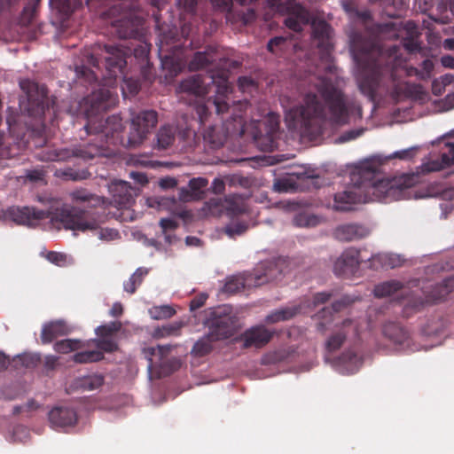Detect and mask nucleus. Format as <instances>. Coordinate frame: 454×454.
Returning a JSON list of instances; mask_svg holds the SVG:
<instances>
[{"label": "nucleus", "instance_id": "26", "mask_svg": "<svg viewBox=\"0 0 454 454\" xmlns=\"http://www.w3.org/2000/svg\"><path fill=\"white\" fill-rule=\"evenodd\" d=\"M12 215L17 223L33 226L36 224L37 221L47 218L48 212L35 207H23L14 209Z\"/></svg>", "mask_w": 454, "mask_h": 454}, {"label": "nucleus", "instance_id": "46", "mask_svg": "<svg viewBox=\"0 0 454 454\" xmlns=\"http://www.w3.org/2000/svg\"><path fill=\"white\" fill-rule=\"evenodd\" d=\"M350 301H351L347 297H344L340 301H336L332 304L331 309L328 308H324L320 312L317 313V317L318 318H325L326 317V314H328L329 319L331 320L332 317H333V312L340 311L342 308L347 306Z\"/></svg>", "mask_w": 454, "mask_h": 454}, {"label": "nucleus", "instance_id": "18", "mask_svg": "<svg viewBox=\"0 0 454 454\" xmlns=\"http://www.w3.org/2000/svg\"><path fill=\"white\" fill-rule=\"evenodd\" d=\"M274 331L266 328L263 325H257L247 329L235 338L236 342H241V348H262L265 347L273 338Z\"/></svg>", "mask_w": 454, "mask_h": 454}, {"label": "nucleus", "instance_id": "37", "mask_svg": "<svg viewBox=\"0 0 454 454\" xmlns=\"http://www.w3.org/2000/svg\"><path fill=\"white\" fill-rule=\"evenodd\" d=\"M86 347V343L78 339H65L55 342L54 350L60 354H68Z\"/></svg>", "mask_w": 454, "mask_h": 454}, {"label": "nucleus", "instance_id": "50", "mask_svg": "<svg viewBox=\"0 0 454 454\" xmlns=\"http://www.w3.org/2000/svg\"><path fill=\"white\" fill-rule=\"evenodd\" d=\"M417 148L410 147L407 149H403L401 151L395 152L391 155H389L388 159H399L403 160H410L416 155Z\"/></svg>", "mask_w": 454, "mask_h": 454}, {"label": "nucleus", "instance_id": "64", "mask_svg": "<svg viewBox=\"0 0 454 454\" xmlns=\"http://www.w3.org/2000/svg\"><path fill=\"white\" fill-rule=\"evenodd\" d=\"M286 43V39L282 36H276L271 38L268 44L267 49L270 52H275L276 49Z\"/></svg>", "mask_w": 454, "mask_h": 454}, {"label": "nucleus", "instance_id": "27", "mask_svg": "<svg viewBox=\"0 0 454 454\" xmlns=\"http://www.w3.org/2000/svg\"><path fill=\"white\" fill-rule=\"evenodd\" d=\"M384 335L394 344L400 346L401 348H409L411 345V336L409 332L400 324L389 322L383 327Z\"/></svg>", "mask_w": 454, "mask_h": 454}, {"label": "nucleus", "instance_id": "9", "mask_svg": "<svg viewBox=\"0 0 454 454\" xmlns=\"http://www.w3.org/2000/svg\"><path fill=\"white\" fill-rule=\"evenodd\" d=\"M247 106V103L242 101L233 102L232 106L229 105V110H224L223 114H218L223 121V127L208 126L203 132L204 140L213 148H219L223 145L228 136L236 133L242 136L245 132L242 112Z\"/></svg>", "mask_w": 454, "mask_h": 454}, {"label": "nucleus", "instance_id": "31", "mask_svg": "<svg viewBox=\"0 0 454 454\" xmlns=\"http://www.w3.org/2000/svg\"><path fill=\"white\" fill-rule=\"evenodd\" d=\"M226 214L231 218H236L247 211L245 198L239 194H231L225 197Z\"/></svg>", "mask_w": 454, "mask_h": 454}, {"label": "nucleus", "instance_id": "21", "mask_svg": "<svg viewBox=\"0 0 454 454\" xmlns=\"http://www.w3.org/2000/svg\"><path fill=\"white\" fill-rule=\"evenodd\" d=\"M359 254V251L355 248L345 250L334 262V273L343 277L355 274L360 264Z\"/></svg>", "mask_w": 454, "mask_h": 454}, {"label": "nucleus", "instance_id": "61", "mask_svg": "<svg viewBox=\"0 0 454 454\" xmlns=\"http://www.w3.org/2000/svg\"><path fill=\"white\" fill-rule=\"evenodd\" d=\"M119 237L118 231L114 229H101L99 231V238L106 240H113Z\"/></svg>", "mask_w": 454, "mask_h": 454}, {"label": "nucleus", "instance_id": "54", "mask_svg": "<svg viewBox=\"0 0 454 454\" xmlns=\"http://www.w3.org/2000/svg\"><path fill=\"white\" fill-rule=\"evenodd\" d=\"M237 16L238 20H240L244 25H247L256 19V12L253 8H249L246 12H239Z\"/></svg>", "mask_w": 454, "mask_h": 454}, {"label": "nucleus", "instance_id": "2", "mask_svg": "<svg viewBox=\"0 0 454 454\" xmlns=\"http://www.w3.org/2000/svg\"><path fill=\"white\" fill-rule=\"evenodd\" d=\"M352 48L358 58L364 54L371 56L372 59L360 68L357 75L361 92L371 100L378 93L396 91L404 76L420 79V69L406 65L399 46L379 48L372 40H364L360 35H355Z\"/></svg>", "mask_w": 454, "mask_h": 454}, {"label": "nucleus", "instance_id": "4", "mask_svg": "<svg viewBox=\"0 0 454 454\" xmlns=\"http://www.w3.org/2000/svg\"><path fill=\"white\" fill-rule=\"evenodd\" d=\"M419 180L418 174L409 173L390 179H380L348 186L344 191L334 194L333 208L336 211H349L357 203L386 199H404L410 196L408 190L415 186Z\"/></svg>", "mask_w": 454, "mask_h": 454}, {"label": "nucleus", "instance_id": "47", "mask_svg": "<svg viewBox=\"0 0 454 454\" xmlns=\"http://www.w3.org/2000/svg\"><path fill=\"white\" fill-rule=\"evenodd\" d=\"M160 226L165 235V239L168 243L172 242V236L168 234V231H174L178 227V223L171 218H161L160 221Z\"/></svg>", "mask_w": 454, "mask_h": 454}, {"label": "nucleus", "instance_id": "60", "mask_svg": "<svg viewBox=\"0 0 454 454\" xmlns=\"http://www.w3.org/2000/svg\"><path fill=\"white\" fill-rule=\"evenodd\" d=\"M363 129H352L346 131L339 137V141L341 143H345L356 139L358 137H360L363 134Z\"/></svg>", "mask_w": 454, "mask_h": 454}, {"label": "nucleus", "instance_id": "56", "mask_svg": "<svg viewBox=\"0 0 454 454\" xmlns=\"http://www.w3.org/2000/svg\"><path fill=\"white\" fill-rule=\"evenodd\" d=\"M448 167L445 163L442 162V159L441 160H432L427 163L423 164L422 170L424 172H434L442 169L443 168Z\"/></svg>", "mask_w": 454, "mask_h": 454}, {"label": "nucleus", "instance_id": "29", "mask_svg": "<svg viewBox=\"0 0 454 454\" xmlns=\"http://www.w3.org/2000/svg\"><path fill=\"white\" fill-rule=\"evenodd\" d=\"M70 332V327L64 320L51 321L42 329L41 341L43 344H48L59 336L67 335Z\"/></svg>", "mask_w": 454, "mask_h": 454}, {"label": "nucleus", "instance_id": "3", "mask_svg": "<svg viewBox=\"0 0 454 454\" xmlns=\"http://www.w3.org/2000/svg\"><path fill=\"white\" fill-rule=\"evenodd\" d=\"M319 96L307 93L303 104L290 108L286 114L288 127L300 129L307 134L320 131L325 121L343 125L348 121V110L343 93L330 81L323 79L317 88Z\"/></svg>", "mask_w": 454, "mask_h": 454}, {"label": "nucleus", "instance_id": "6", "mask_svg": "<svg viewBox=\"0 0 454 454\" xmlns=\"http://www.w3.org/2000/svg\"><path fill=\"white\" fill-rule=\"evenodd\" d=\"M134 56L135 59L142 63L149 64L148 55L149 47L142 42H123L117 45L114 44H98L90 57L89 64L98 67L104 61L106 74L104 77L105 82L108 86H114L116 77L123 74V70L127 65V59Z\"/></svg>", "mask_w": 454, "mask_h": 454}, {"label": "nucleus", "instance_id": "42", "mask_svg": "<svg viewBox=\"0 0 454 454\" xmlns=\"http://www.w3.org/2000/svg\"><path fill=\"white\" fill-rule=\"evenodd\" d=\"M212 3L219 8L222 12H226V20L232 21L233 14V3H237L241 6L246 5L247 0H211Z\"/></svg>", "mask_w": 454, "mask_h": 454}, {"label": "nucleus", "instance_id": "17", "mask_svg": "<svg viewBox=\"0 0 454 454\" xmlns=\"http://www.w3.org/2000/svg\"><path fill=\"white\" fill-rule=\"evenodd\" d=\"M454 291V276L444 278L442 282L435 284L430 290H425V299L412 297L405 304V312L411 309L419 310L426 303H435L443 301L449 294Z\"/></svg>", "mask_w": 454, "mask_h": 454}, {"label": "nucleus", "instance_id": "45", "mask_svg": "<svg viewBox=\"0 0 454 454\" xmlns=\"http://www.w3.org/2000/svg\"><path fill=\"white\" fill-rule=\"evenodd\" d=\"M121 327V325L120 322H111L106 325H102L97 327L96 329V334L99 337L103 338H109L112 335H114L115 333H117Z\"/></svg>", "mask_w": 454, "mask_h": 454}, {"label": "nucleus", "instance_id": "52", "mask_svg": "<svg viewBox=\"0 0 454 454\" xmlns=\"http://www.w3.org/2000/svg\"><path fill=\"white\" fill-rule=\"evenodd\" d=\"M445 146L446 151L442 153L441 158L442 162L449 167L454 164V143H447Z\"/></svg>", "mask_w": 454, "mask_h": 454}, {"label": "nucleus", "instance_id": "16", "mask_svg": "<svg viewBox=\"0 0 454 454\" xmlns=\"http://www.w3.org/2000/svg\"><path fill=\"white\" fill-rule=\"evenodd\" d=\"M157 122L158 114L154 110H143L134 114L126 145L133 147L141 145Z\"/></svg>", "mask_w": 454, "mask_h": 454}, {"label": "nucleus", "instance_id": "23", "mask_svg": "<svg viewBox=\"0 0 454 454\" xmlns=\"http://www.w3.org/2000/svg\"><path fill=\"white\" fill-rule=\"evenodd\" d=\"M20 85L21 90L27 94V100L37 108L43 109L44 101L48 94L46 86L28 79L22 80Z\"/></svg>", "mask_w": 454, "mask_h": 454}, {"label": "nucleus", "instance_id": "22", "mask_svg": "<svg viewBox=\"0 0 454 454\" xmlns=\"http://www.w3.org/2000/svg\"><path fill=\"white\" fill-rule=\"evenodd\" d=\"M208 181L204 177L192 178L188 188L182 187L178 192V199L183 202L197 201L205 198V189Z\"/></svg>", "mask_w": 454, "mask_h": 454}, {"label": "nucleus", "instance_id": "33", "mask_svg": "<svg viewBox=\"0 0 454 454\" xmlns=\"http://www.w3.org/2000/svg\"><path fill=\"white\" fill-rule=\"evenodd\" d=\"M300 310V306L280 308L267 315L265 322L267 324H275L281 321H286L298 315Z\"/></svg>", "mask_w": 454, "mask_h": 454}, {"label": "nucleus", "instance_id": "7", "mask_svg": "<svg viewBox=\"0 0 454 454\" xmlns=\"http://www.w3.org/2000/svg\"><path fill=\"white\" fill-rule=\"evenodd\" d=\"M269 7L286 14L285 25L294 32H301L304 26L310 24L312 37L317 42L322 58H327L333 50L332 27L324 20L313 19L309 12L296 0H267Z\"/></svg>", "mask_w": 454, "mask_h": 454}, {"label": "nucleus", "instance_id": "15", "mask_svg": "<svg viewBox=\"0 0 454 454\" xmlns=\"http://www.w3.org/2000/svg\"><path fill=\"white\" fill-rule=\"evenodd\" d=\"M278 131L279 116L270 113L263 121L257 122L253 138L261 151L272 152L278 147Z\"/></svg>", "mask_w": 454, "mask_h": 454}, {"label": "nucleus", "instance_id": "30", "mask_svg": "<svg viewBox=\"0 0 454 454\" xmlns=\"http://www.w3.org/2000/svg\"><path fill=\"white\" fill-rule=\"evenodd\" d=\"M217 60L216 51L214 47H208L205 51H197L188 63L190 71L207 69Z\"/></svg>", "mask_w": 454, "mask_h": 454}, {"label": "nucleus", "instance_id": "36", "mask_svg": "<svg viewBox=\"0 0 454 454\" xmlns=\"http://www.w3.org/2000/svg\"><path fill=\"white\" fill-rule=\"evenodd\" d=\"M216 340L207 333L194 343L191 351L192 355L197 357L208 355L213 350V343Z\"/></svg>", "mask_w": 454, "mask_h": 454}, {"label": "nucleus", "instance_id": "48", "mask_svg": "<svg viewBox=\"0 0 454 454\" xmlns=\"http://www.w3.org/2000/svg\"><path fill=\"white\" fill-rule=\"evenodd\" d=\"M75 73L79 79H83L90 84H92L98 79L94 72L85 66H77L75 67Z\"/></svg>", "mask_w": 454, "mask_h": 454}, {"label": "nucleus", "instance_id": "25", "mask_svg": "<svg viewBox=\"0 0 454 454\" xmlns=\"http://www.w3.org/2000/svg\"><path fill=\"white\" fill-rule=\"evenodd\" d=\"M114 202L120 207L129 206L136 194V190L131 185L122 180L113 182L109 186Z\"/></svg>", "mask_w": 454, "mask_h": 454}, {"label": "nucleus", "instance_id": "11", "mask_svg": "<svg viewBox=\"0 0 454 454\" xmlns=\"http://www.w3.org/2000/svg\"><path fill=\"white\" fill-rule=\"evenodd\" d=\"M280 261H269L261 263L254 272L246 275L245 278L234 277L230 278L224 285V291L229 294H235L243 290L246 286H260L265 283L275 281L283 273Z\"/></svg>", "mask_w": 454, "mask_h": 454}, {"label": "nucleus", "instance_id": "49", "mask_svg": "<svg viewBox=\"0 0 454 454\" xmlns=\"http://www.w3.org/2000/svg\"><path fill=\"white\" fill-rule=\"evenodd\" d=\"M96 342L97 348L99 349V351H105L107 353L114 352L117 349L118 346L117 343L110 339V338H103L94 340Z\"/></svg>", "mask_w": 454, "mask_h": 454}, {"label": "nucleus", "instance_id": "51", "mask_svg": "<svg viewBox=\"0 0 454 454\" xmlns=\"http://www.w3.org/2000/svg\"><path fill=\"white\" fill-rule=\"evenodd\" d=\"M46 258L49 262L57 266H63L67 262V255L65 254L55 251L48 252Z\"/></svg>", "mask_w": 454, "mask_h": 454}, {"label": "nucleus", "instance_id": "10", "mask_svg": "<svg viewBox=\"0 0 454 454\" xmlns=\"http://www.w3.org/2000/svg\"><path fill=\"white\" fill-rule=\"evenodd\" d=\"M355 14L357 20H359L362 22L363 26L364 27L365 32L362 33L359 31H353L349 35V49L355 61L356 62L359 68H361L364 67V65H365V63H367V61H369L372 59L371 56L369 57L367 54H364L363 57L361 56V58L356 56V52L353 51L352 48V41L355 35H360L364 40H372L373 42H375L379 48H384L380 43V39H383V37H395L396 35H398L399 27L397 24L393 21H388L385 23H373L372 14L368 10H356Z\"/></svg>", "mask_w": 454, "mask_h": 454}, {"label": "nucleus", "instance_id": "57", "mask_svg": "<svg viewBox=\"0 0 454 454\" xmlns=\"http://www.w3.org/2000/svg\"><path fill=\"white\" fill-rule=\"evenodd\" d=\"M176 4L188 13H192L197 5V0H176Z\"/></svg>", "mask_w": 454, "mask_h": 454}, {"label": "nucleus", "instance_id": "58", "mask_svg": "<svg viewBox=\"0 0 454 454\" xmlns=\"http://www.w3.org/2000/svg\"><path fill=\"white\" fill-rule=\"evenodd\" d=\"M148 274V270L145 268H138L137 270L131 275L130 278L134 282V284L138 287L142 282L144 281L145 277Z\"/></svg>", "mask_w": 454, "mask_h": 454}, {"label": "nucleus", "instance_id": "12", "mask_svg": "<svg viewBox=\"0 0 454 454\" xmlns=\"http://www.w3.org/2000/svg\"><path fill=\"white\" fill-rule=\"evenodd\" d=\"M173 348L172 345H158L143 348L142 352L148 361L147 369L151 378L160 379L168 376L180 367V360L170 356Z\"/></svg>", "mask_w": 454, "mask_h": 454}, {"label": "nucleus", "instance_id": "5", "mask_svg": "<svg viewBox=\"0 0 454 454\" xmlns=\"http://www.w3.org/2000/svg\"><path fill=\"white\" fill-rule=\"evenodd\" d=\"M211 86L215 87V97L209 98L207 103L200 99L194 106L200 125H205L208 121L211 107L215 108L216 114H223L224 110H229L227 95L231 92V86L228 82V71L208 69L206 75H192L182 81L178 87L180 92L200 98L210 92Z\"/></svg>", "mask_w": 454, "mask_h": 454}, {"label": "nucleus", "instance_id": "1", "mask_svg": "<svg viewBox=\"0 0 454 454\" xmlns=\"http://www.w3.org/2000/svg\"><path fill=\"white\" fill-rule=\"evenodd\" d=\"M111 86L105 84L93 90L83 99V107L87 118L85 129L88 134L96 137L88 144L79 145L74 148L46 149L42 152L40 159L45 161H64L71 158H80L84 160L96 157H107L113 151L110 145H126L122 132L124 126L122 119L118 115L108 116L104 120L101 114L114 107L117 103V95L110 90Z\"/></svg>", "mask_w": 454, "mask_h": 454}, {"label": "nucleus", "instance_id": "43", "mask_svg": "<svg viewBox=\"0 0 454 454\" xmlns=\"http://www.w3.org/2000/svg\"><path fill=\"white\" fill-rule=\"evenodd\" d=\"M231 222L227 224L224 228L225 233L230 238H234L235 236L242 235L248 229V223L246 221H241L239 219L231 218Z\"/></svg>", "mask_w": 454, "mask_h": 454}, {"label": "nucleus", "instance_id": "39", "mask_svg": "<svg viewBox=\"0 0 454 454\" xmlns=\"http://www.w3.org/2000/svg\"><path fill=\"white\" fill-rule=\"evenodd\" d=\"M184 325V324L183 322H173L160 327H156L153 333V336L156 339L179 336Z\"/></svg>", "mask_w": 454, "mask_h": 454}, {"label": "nucleus", "instance_id": "8", "mask_svg": "<svg viewBox=\"0 0 454 454\" xmlns=\"http://www.w3.org/2000/svg\"><path fill=\"white\" fill-rule=\"evenodd\" d=\"M74 206L63 210L60 221L66 229L72 231H93L105 222V200L85 189L70 192Z\"/></svg>", "mask_w": 454, "mask_h": 454}, {"label": "nucleus", "instance_id": "24", "mask_svg": "<svg viewBox=\"0 0 454 454\" xmlns=\"http://www.w3.org/2000/svg\"><path fill=\"white\" fill-rule=\"evenodd\" d=\"M370 234V229L363 224L347 223L338 226L334 231V235L340 241L349 242L367 237Z\"/></svg>", "mask_w": 454, "mask_h": 454}, {"label": "nucleus", "instance_id": "32", "mask_svg": "<svg viewBox=\"0 0 454 454\" xmlns=\"http://www.w3.org/2000/svg\"><path fill=\"white\" fill-rule=\"evenodd\" d=\"M104 382V376L102 374L95 373L75 379L74 385L77 389L82 391H93L102 387Z\"/></svg>", "mask_w": 454, "mask_h": 454}, {"label": "nucleus", "instance_id": "20", "mask_svg": "<svg viewBox=\"0 0 454 454\" xmlns=\"http://www.w3.org/2000/svg\"><path fill=\"white\" fill-rule=\"evenodd\" d=\"M350 334L357 335V325L352 319H345L327 339L326 350L328 352L338 350Z\"/></svg>", "mask_w": 454, "mask_h": 454}, {"label": "nucleus", "instance_id": "34", "mask_svg": "<svg viewBox=\"0 0 454 454\" xmlns=\"http://www.w3.org/2000/svg\"><path fill=\"white\" fill-rule=\"evenodd\" d=\"M176 129L173 125H164L160 127L156 135L157 147L159 149H167L173 145L176 138Z\"/></svg>", "mask_w": 454, "mask_h": 454}, {"label": "nucleus", "instance_id": "13", "mask_svg": "<svg viewBox=\"0 0 454 454\" xmlns=\"http://www.w3.org/2000/svg\"><path fill=\"white\" fill-rule=\"evenodd\" d=\"M208 333L215 340L229 339L239 330V319L228 305L219 306L210 312L207 320Z\"/></svg>", "mask_w": 454, "mask_h": 454}, {"label": "nucleus", "instance_id": "38", "mask_svg": "<svg viewBox=\"0 0 454 454\" xmlns=\"http://www.w3.org/2000/svg\"><path fill=\"white\" fill-rule=\"evenodd\" d=\"M294 350L289 348H278L266 353L262 357V364H276L289 359L293 355Z\"/></svg>", "mask_w": 454, "mask_h": 454}, {"label": "nucleus", "instance_id": "40", "mask_svg": "<svg viewBox=\"0 0 454 454\" xmlns=\"http://www.w3.org/2000/svg\"><path fill=\"white\" fill-rule=\"evenodd\" d=\"M104 358V355L99 350H89L77 352L74 355L73 360L77 364H88L98 362Z\"/></svg>", "mask_w": 454, "mask_h": 454}, {"label": "nucleus", "instance_id": "28", "mask_svg": "<svg viewBox=\"0 0 454 454\" xmlns=\"http://www.w3.org/2000/svg\"><path fill=\"white\" fill-rule=\"evenodd\" d=\"M49 420L56 427H72L77 421V414L72 408L56 407L50 411Z\"/></svg>", "mask_w": 454, "mask_h": 454}, {"label": "nucleus", "instance_id": "14", "mask_svg": "<svg viewBox=\"0 0 454 454\" xmlns=\"http://www.w3.org/2000/svg\"><path fill=\"white\" fill-rule=\"evenodd\" d=\"M160 52L174 50L172 54H166L161 58V67L165 73L164 79L167 82H170L184 70L185 67V60L179 54L181 51V45L176 43L177 40L176 38V35L171 37H168V35H164L160 39Z\"/></svg>", "mask_w": 454, "mask_h": 454}, {"label": "nucleus", "instance_id": "41", "mask_svg": "<svg viewBox=\"0 0 454 454\" xmlns=\"http://www.w3.org/2000/svg\"><path fill=\"white\" fill-rule=\"evenodd\" d=\"M116 32L121 38H131L137 34L134 23L129 20H120L115 21Z\"/></svg>", "mask_w": 454, "mask_h": 454}, {"label": "nucleus", "instance_id": "44", "mask_svg": "<svg viewBox=\"0 0 454 454\" xmlns=\"http://www.w3.org/2000/svg\"><path fill=\"white\" fill-rule=\"evenodd\" d=\"M149 314L153 319H168L176 314V310L169 305L154 306L149 309Z\"/></svg>", "mask_w": 454, "mask_h": 454}, {"label": "nucleus", "instance_id": "53", "mask_svg": "<svg viewBox=\"0 0 454 454\" xmlns=\"http://www.w3.org/2000/svg\"><path fill=\"white\" fill-rule=\"evenodd\" d=\"M21 364L27 368H32L38 364L40 357L34 354H24L19 356Z\"/></svg>", "mask_w": 454, "mask_h": 454}, {"label": "nucleus", "instance_id": "62", "mask_svg": "<svg viewBox=\"0 0 454 454\" xmlns=\"http://www.w3.org/2000/svg\"><path fill=\"white\" fill-rule=\"evenodd\" d=\"M210 189L215 194H222L225 190V183L221 178H215Z\"/></svg>", "mask_w": 454, "mask_h": 454}, {"label": "nucleus", "instance_id": "59", "mask_svg": "<svg viewBox=\"0 0 454 454\" xmlns=\"http://www.w3.org/2000/svg\"><path fill=\"white\" fill-rule=\"evenodd\" d=\"M120 76H122L123 77V82L126 86V88L129 90V93L131 95H136L138 93L139 91V85L137 83V81L135 80H132V79H127L125 74H119L116 79Z\"/></svg>", "mask_w": 454, "mask_h": 454}, {"label": "nucleus", "instance_id": "63", "mask_svg": "<svg viewBox=\"0 0 454 454\" xmlns=\"http://www.w3.org/2000/svg\"><path fill=\"white\" fill-rule=\"evenodd\" d=\"M331 296H332L331 293H327V292L317 293L313 297V304L315 306L319 305V304H324L330 300Z\"/></svg>", "mask_w": 454, "mask_h": 454}, {"label": "nucleus", "instance_id": "35", "mask_svg": "<svg viewBox=\"0 0 454 454\" xmlns=\"http://www.w3.org/2000/svg\"><path fill=\"white\" fill-rule=\"evenodd\" d=\"M403 287V285L400 281H386L375 286L373 294L377 298H384L401 291Z\"/></svg>", "mask_w": 454, "mask_h": 454}, {"label": "nucleus", "instance_id": "19", "mask_svg": "<svg viewBox=\"0 0 454 454\" xmlns=\"http://www.w3.org/2000/svg\"><path fill=\"white\" fill-rule=\"evenodd\" d=\"M394 22L399 27L398 35L395 37H383V39H397L404 34L403 48L411 54L421 53L423 49L419 42L420 33L418 25L413 20H408L404 24L403 22Z\"/></svg>", "mask_w": 454, "mask_h": 454}, {"label": "nucleus", "instance_id": "55", "mask_svg": "<svg viewBox=\"0 0 454 454\" xmlns=\"http://www.w3.org/2000/svg\"><path fill=\"white\" fill-rule=\"evenodd\" d=\"M434 69V63L431 59H426L421 63V68H420V79L425 80L431 76V74Z\"/></svg>", "mask_w": 454, "mask_h": 454}]
</instances>
